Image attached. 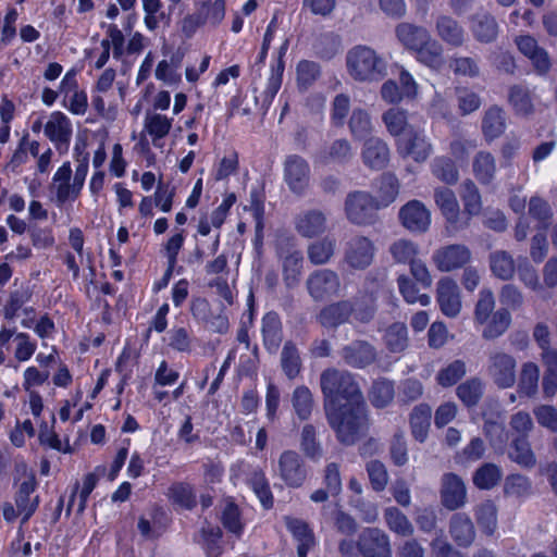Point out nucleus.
<instances>
[{"instance_id": "nucleus-36", "label": "nucleus", "mask_w": 557, "mask_h": 557, "mask_svg": "<svg viewBox=\"0 0 557 557\" xmlns=\"http://www.w3.org/2000/svg\"><path fill=\"white\" fill-rule=\"evenodd\" d=\"M281 368L288 380H295L302 369L299 350L293 341L284 343L281 351Z\"/></svg>"}, {"instance_id": "nucleus-45", "label": "nucleus", "mask_w": 557, "mask_h": 557, "mask_svg": "<svg viewBox=\"0 0 557 557\" xmlns=\"http://www.w3.org/2000/svg\"><path fill=\"white\" fill-rule=\"evenodd\" d=\"M482 337L485 339H495L502 336L511 324V314L507 308H499L485 323Z\"/></svg>"}, {"instance_id": "nucleus-56", "label": "nucleus", "mask_w": 557, "mask_h": 557, "mask_svg": "<svg viewBox=\"0 0 557 557\" xmlns=\"http://www.w3.org/2000/svg\"><path fill=\"white\" fill-rule=\"evenodd\" d=\"M74 156L77 166L74 173V187L72 189H74L75 194L79 195L84 187L89 166V152L86 151L85 143L75 145Z\"/></svg>"}, {"instance_id": "nucleus-30", "label": "nucleus", "mask_w": 557, "mask_h": 557, "mask_svg": "<svg viewBox=\"0 0 557 557\" xmlns=\"http://www.w3.org/2000/svg\"><path fill=\"white\" fill-rule=\"evenodd\" d=\"M449 532L458 546L468 547L475 537L474 525L466 513H455L449 523Z\"/></svg>"}, {"instance_id": "nucleus-53", "label": "nucleus", "mask_w": 557, "mask_h": 557, "mask_svg": "<svg viewBox=\"0 0 557 557\" xmlns=\"http://www.w3.org/2000/svg\"><path fill=\"white\" fill-rule=\"evenodd\" d=\"M376 359V350L367 341H356L350 346V366L364 368Z\"/></svg>"}, {"instance_id": "nucleus-46", "label": "nucleus", "mask_w": 557, "mask_h": 557, "mask_svg": "<svg viewBox=\"0 0 557 557\" xmlns=\"http://www.w3.org/2000/svg\"><path fill=\"white\" fill-rule=\"evenodd\" d=\"M199 17L203 21V25L209 24L211 26L219 25L225 16V1H201L196 4L195 10Z\"/></svg>"}, {"instance_id": "nucleus-10", "label": "nucleus", "mask_w": 557, "mask_h": 557, "mask_svg": "<svg viewBox=\"0 0 557 557\" xmlns=\"http://www.w3.org/2000/svg\"><path fill=\"white\" fill-rule=\"evenodd\" d=\"M397 152L401 158L424 162L432 153V145L423 132L409 128L397 139Z\"/></svg>"}, {"instance_id": "nucleus-21", "label": "nucleus", "mask_w": 557, "mask_h": 557, "mask_svg": "<svg viewBox=\"0 0 557 557\" xmlns=\"http://www.w3.org/2000/svg\"><path fill=\"white\" fill-rule=\"evenodd\" d=\"M262 343L269 354H276L283 342V325L280 315L270 311L261 320Z\"/></svg>"}, {"instance_id": "nucleus-42", "label": "nucleus", "mask_w": 557, "mask_h": 557, "mask_svg": "<svg viewBox=\"0 0 557 557\" xmlns=\"http://www.w3.org/2000/svg\"><path fill=\"white\" fill-rule=\"evenodd\" d=\"M456 394L466 407H474L483 397L484 382L476 376L470 377L458 385Z\"/></svg>"}, {"instance_id": "nucleus-44", "label": "nucleus", "mask_w": 557, "mask_h": 557, "mask_svg": "<svg viewBox=\"0 0 557 557\" xmlns=\"http://www.w3.org/2000/svg\"><path fill=\"white\" fill-rule=\"evenodd\" d=\"M384 520L387 528L398 536L409 537L414 532L413 524L397 507H387L384 510Z\"/></svg>"}, {"instance_id": "nucleus-60", "label": "nucleus", "mask_w": 557, "mask_h": 557, "mask_svg": "<svg viewBox=\"0 0 557 557\" xmlns=\"http://www.w3.org/2000/svg\"><path fill=\"white\" fill-rule=\"evenodd\" d=\"M388 454L396 467H404L409 460L408 445L404 431L394 433L389 441Z\"/></svg>"}, {"instance_id": "nucleus-63", "label": "nucleus", "mask_w": 557, "mask_h": 557, "mask_svg": "<svg viewBox=\"0 0 557 557\" xmlns=\"http://www.w3.org/2000/svg\"><path fill=\"white\" fill-rule=\"evenodd\" d=\"M495 297L490 288H483L479 293V299L474 307V320L479 324H485L494 313Z\"/></svg>"}, {"instance_id": "nucleus-32", "label": "nucleus", "mask_w": 557, "mask_h": 557, "mask_svg": "<svg viewBox=\"0 0 557 557\" xmlns=\"http://www.w3.org/2000/svg\"><path fill=\"white\" fill-rule=\"evenodd\" d=\"M173 119L160 113L147 112L144 129L151 136L154 147H161L160 140L166 137L172 128Z\"/></svg>"}, {"instance_id": "nucleus-28", "label": "nucleus", "mask_w": 557, "mask_h": 557, "mask_svg": "<svg viewBox=\"0 0 557 557\" xmlns=\"http://www.w3.org/2000/svg\"><path fill=\"white\" fill-rule=\"evenodd\" d=\"M72 168L69 161L64 162L53 175V185L55 187V198L59 206L66 201L75 200L79 195L75 194L74 182L71 184Z\"/></svg>"}, {"instance_id": "nucleus-37", "label": "nucleus", "mask_w": 557, "mask_h": 557, "mask_svg": "<svg viewBox=\"0 0 557 557\" xmlns=\"http://www.w3.org/2000/svg\"><path fill=\"white\" fill-rule=\"evenodd\" d=\"M490 268L494 276L503 281H509L516 272V263L512 256L506 250H495L488 257Z\"/></svg>"}, {"instance_id": "nucleus-38", "label": "nucleus", "mask_w": 557, "mask_h": 557, "mask_svg": "<svg viewBox=\"0 0 557 557\" xmlns=\"http://www.w3.org/2000/svg\"><path fill=\"white\" fill-rule=\"evenodd\" d=\"M508 102L518 115L527 116L534 112L531 91L524 85L518 84L509 87Z\"/></svg>"}, {"instance_id": "nucleus-7", "label": "nucleus", "mask_w": 557, "mask_h": 557, "mask_svg": "<svg viewBox=\"0 0 557 557\" xmlns=\"http://www.w3.org/2000/svg\"><path fill=\"white\" fill-rule=\"evenodd\" d=\"M277 474L290 488L302 486L307 479V468L302 457L293 449L284 450L277 460Z\"/></svg>"}, {"instance_id": "nucleus-41", "label": "nucleus", "mask_w": 557, "mask_h": 557, "mask_svg": "<svg viewBox=\"0 0 557 557\" xmlns=\"http://www.w3.org/2000/svg\"><path fill=\"white\" fill-rule=\"evenodd\" d=\"M503 470L499 466L485 462L480 466L473 473L472 482L479 490H492L500 482Z\"/></svg>"}, {"instance_id": "nucleus-25", "label": "nucleus", "mask_w": 557, "mask_h": 557, "mask_svg": "<svg viewBox=\"0 0 557 557\" xmlns=\"http://www.w3.org/2000/svg\"><path fill=\"white\" fill-rule=\"evenodd\" d=\"M375 255V246L368 237L356 236L350 240V268L369 267Z\"/></svg>"}, {"instance_id": "nucleus-27", "label": "nucleus", "mask_w": 557, "mask_h": 557, "mask_svg": "<svg viewBox=\"0 0 557 557\" xmlns=\"http://www.w3.org/2000/svg\"><path fill=\"white\" fill-rule=\"evenodd\" d=\"M432 408L428 404H419L413 407L409 414L410 431L413 438L423 443L431 426Z\"/></svg>"}, {"instance_id": "nucleus-59", "label": "nucleus", "mask_w": 557, "mask_h": 557, "mask_svg": "<svg viewBox=\"0 0 557 557\" xmlns=\"http://www.w3.org/2000/svg\"><path fill=\"white\" fill-rule=\"evenodd\" d=\"M540 379V369L533 362H525L522 366L520 381H519V393L525 396H533L537 392Z\"/></svg>"}, {"instance_id": "nucleus-31", "label": "nucleus", "mask_w": 557, "mask_h": 557, "mask_svg": "<svg viewBox=\"0 0 557 557\" xmlns=\"http://www.w3.org/2000/svg\"><path fill=\"white\" fill-rule=\"evenodd\" d=\"M317 321L325 329H336L348 321V302L337 301L321 309Z\"/></svg>"}, {"instance_id": "nucleus-48", "label": "nucleus", "mask_w": 557, "mask_h": 557, "mask_svg": "<svg viewBox=\"0 0 557 557\" xmlns=\"http://www.w3.org/2000/svg\"><path fill=\"white\" fill-rule=\"evenodd\" d=\"M292 405L301 421L308 420L314 407L310 389L305 385L297 386L292 394Z\"/></svg>"}, {"instance_id": "nucleus-43", "label": "nucleus", "mask_w": 557, "mask_h": 557, "mask_svg": "<svg viewBox=\"0 0 557 557\" xmlns=\"http://www.w3.org/2000/svg\"><path fill=\"white\" fill-rule=\"evenodd\" d=\"M443 51V46L430 36L414 52L419 62L431 69H438L444 62Z\"/></svg>"}, {"instance_id": "nucleus-20", "label": "nucleus", "mask_w": 557, "mask_h": 557, "mask_svg": "<svg viewBox=\"0 0 557 557\" xmlns=\"http://www.w3.org/2000/svg\"><path fill=\"white\" fill-rule=\"evenodd\" d=\"M361 158L367 168L374 171L383 170L389 162V148L381 138L370 137L363 143Z\"/></svg>"}, {"instance_id": "nucleus-51", "label": "nucleus", "mask_w": 557, "mask_h": 557, "mask_svg": "<svg viewBox=\"0 0 557 557\" xmlns=\"http://www.w3.org/2000/svg\"><path fill=\"white\" fill-rule=\"evenodd\" d=\"M302 260L299 250H293L283 258V278L287 287H294L299 282Z\"/></svg>"}, {"instance_id": "nucleus-40", "label": "nucleus", "mask_w": 557, "mask_h": 557, "mask_svg": "<svg viewBox=\"0 0 557 557\" xmlns=\"http://www.w3.org/2000/svg\"><path fill=\"white\" fill-rule=\"evenodd\" d=\"M368 397L374 408H386L394 400L395 384L386 379L374 381L368 391Z\"/></svg>"}, {"instance_id": "nucleus-64", "label": "nucleus", "mask_w": 557, "mask_h": 557, "mask_svg": "<svg viewBox=\"0 0 557 557\" xmlns=\"http://www.w3.org/2000/svg\"><path fill=\"white\" fill-rule=\"evenodd\" d=\"M203 547L208 557H220L223 553L221 545L222 530L216 525H208L201 529Z\"/></svg>"}, {"instance_id": "nucleus-34", "label": "nucleus", "mask_w": 557, "mask_h": 557, "mask_svg": "<svg viewBox=\"0 0 557 557\" xmlns=\"http://www.w3.org/2000/svg\"><path fill=\"white\" fill-rule=\"evenodd\" d=\"M496 160L488 151H479L472 161V171L482 185L491 184L496 175Z\"/></svg>"}, {"instance_id": "nucleus-12", "label": "nucleus", "mask_w": 557, "mask_h": 557, "mask_svg": "<svg viewBox=\"0 0 557 557\" xmlns=\"http://www.w3.org/2000/svg\"><path fill=\"white\" fill-rule=\"evenodd\" d=\"M436 301L441 312L447 318L459 315L462 307L461 294L456 281L444 276L436 284Z\"/></svg>"}, {"instance_id": "nucleus-13", "label": "nucleus", "mask_w": 557, "mask_h": 557, "mask_svg": "<svg viewBox=\"0 0 557 557\" xmlns=\"http://www.w3.org/2000/svg\"><path fill=\"white\" fill-rule=\"evenodd\" d=\"M401 225L411 233H425L431 225L430 210L420 200H410L399 209Z\"/></svg>"}, {"instance_id": "nucleus-22", "label": "nucleus", "mask_w": 557, "mask_h": 557, "mask_svg": "<svg viewBox=\"0 0 557 557\" xmlns=\"http://www.w3.org/2000/svg\"><path fill=\"white\" fill-rule=\"evenodd\" d=\"M470 30L476 41L490 44L496 40L499 27L491 13L478 12L470 17Z\"/></svg>"}, {"instance_id": "nucleus-39", "label": "nucleus", "mask_w": 557, "mask_h": 557, "mask_svg": "<svg viewBox=\"0 0 557 557\" xmlns=\"http://www.w3.org/2000/svg\"><path fill=\"white\" fill-rule=\"evenodd\" d=\"M506 128L504 110L498 106L488 108L482 120V131L487 140L499 137Z\"/></svg>"}, {"instance_id": "nucleus-1", "label": "nucleus", "mask_w": 557, "mask_h": 557, "mask_svg": "<svg viewBox=\"0 0 557 557\" xmlns=\"http://www.w3.org/2000/svg\"><path fill=\"white\" fill-rule=\"evenodd\" d=\"M320 386L327 423L345 444L348 442V375L326 369L321 374Z\"/></svg>"}, {"instance_id": "nucleus-49", "label": "nucleus", "mask_w": 557, "mask_h": 557, "mask_svg": "<svg viewBox=\"0 0 557 557\" xmlns=\"http://www.w3.org/2000/svg\"><path fill=\"white\" fill-rule=\"evenodd\" d=\"M32 296L33 292L28 285L22 284L14 288L10 293L9 299L3 308L4 318L7 320H13L18 310H21L23 306L30 300Z\"/></svg>"}, {"instance_id": "nucleus-29", "label": "nucleus", "mask_w": 557, "mask_h": 557, "mask_svg": "<svg viewBox=\"0 0 557 557\" xmlns=\"http://www.w3.org/2000/svg\"><path fill=\"white\" fill-rule=\"evenodd\" d=\"M400 189L397 176L392 172H384L376 180V198L375 202L381 209L393 203Z\"/></svg>"}, {"instance_id": "nucleus-5", "label": "nucleus", "mask_w": 557, "mask_h": 557, "mask_svg": "<svg viewBox=\"0 0 557 557\" xmlns=\"http://www.w3.org/2000/svg\"><path fill=\"white\" fill-rule=\"evenodd\" d=\"M434 201L440 208L446 221V230L458 233L467 228V216L461 214L455 193L447 187H438L434 190Z\"/></svg>"}, {"instance_id": "nucleus-16", "label": "nucleus", "mask_w": 557, "mask_h": 557, "mask_svg": "<svg viewBox=\"0 0 557 557\" xmlns=\"http://www.w3.org/2000/svg\"><path fill=\"white\" fill-rule=\"evenodd\" d=\"M45 135L60 152H66L72 137V124L69 117L60 112H52L45 125Z\"/></svg>"}, {"instance_id": "nucleus-19", "label": "nucleus", "mask_w": 557, "mask_h": 557, "mask_svg": "<svg viewBox=\"0 0 557 557\" xmlns=\"http://www.w3.org/2000/svg\"><path fill=\"white\" fill-rule=\"evenodd\" d=\"M381 208L374 197L367 191L350 194V222L364 225L375 221V212Z\"/></svg>"}, {"instance_id": "nucleus-14", "label": "nucleus", "mask_w": 557, "mask_h": 557, "mask_svg": "<svg viewBox=\"0 0 557 557\" xmlns=\"http://www.w3.org/2000/svg\"><path fill=\"white\" fill-rule=\"evenodd\" d=\"M440 493L442 505L448 510H457L467 503L466 484L456 473L443 474Z\"/></svg>"}, {"instance_id": "nucleus-58", "label": "nucleus", "mask_w": 557, "mask_h": 557, "mask_svg": "<svg viewBox=\"0 0 557 557\" xmlns=\"http://www.w3.org/2000/svg\"><path fill=\"white\" fill-rule=\"evenodd\" d=\"M478 524L482 531L492 535L497 527V508L492 500H486L475 509Z\"/></svg>"}, {"instance_id": "nucleus-6", "label": "nucleus", "mask_w": 557, "mask_h": 557, "mask_svg": "<svg viewBox=\"0 0 557 557\" xmlns=\"http://www.w3.org/2000/svg\"><path fill=\"white\" fill-rule=\"evenodd\" d=\"M370 428L369 410L357 383L350 381V444L364 437Z\"/></svg>"}, {"instance_id": "nucleus-15", "label": "nucleus", "mask_w": 557, "mask_h": 557, "mask_svg": "<svg viewBox=\"0 0 557 557\" xmlns=\"http://www.w3.org/2000/svg\"><path fill=\"white\" fill-rule=\"evenodd\" d=\"M358 549L364 557H392L389 537L377 528H368L360 534Z\"/></svg>"}, {"instance_id": "nucleus-8", "label": "nucleus", "mask_w": 557, "mask_h": 557, "mask_svg": "<svg viewBox=\"0 0 557 557\" xmlns=\"http://www.w3.org/2000/svg\"><path fill=\"white\" fill-rule=\"evenodd\" d=\"M472 259V252L463 244H449L436 249L432 261L441 272H453L462 269Z\"/></svg>"}, {"instance_id": "nucleus-33", "label": "nucleus", "mask_w": 557, "mask_h": 557, "mask_svg": "<svg viewBox=\"0 0 557 557\" xmlns=\"http://www.w3.org/2000/svg\"><path fill=\"white\" fill-rule=\"evenodd\" d=\"M395 32L398 40L412 51L421 47L431 36L426 28L410 23L399 24Z\"/></svg>"}, {"instance_id": "nucleus-57", "label": "nucleus", "mask_w": 557, "mask_h": 557, "mask_svg": "<svg viewBox=\"0 0 557 557\" xmlns=\"http://www.w3.org/2000/svg\"><path fill=\"white\" fill-rule=\"evenodd\" d=\"M300 449L306 457L317 460L322 456V446L317 440V430L314 425L305 424L300 433Z\"/></svg>"}, {"instance_id": "nucleus-54", "label": "nucleus", "mask_w": 557, "mask_h": 557, "mask_svg": "<svg viewBox=\"0 0 557 557\" xmlns=\"http://www.w3.org/2000/svg\"><path fill=\"white\" fill-rule=\"evenodd\" d=\"M170 500L185 509H193L197 502L194 488L189 483L175 482L169 487Z\"/></svg>"}, {"instance_id": "nucleus-2", "label": "nucleus", "mask_w": 557, "mask_h": 557, "mask_svg": "<svg viewBox=\"0 0 557 557\" xmlns=\"http://www.w3.org/2000/svg\"><path fill=\"white\" fill-rule=\"evenodd\" d=\"M486 374L502 389L510 388L517 381L516 358L500 349H492L487 354Z\"/></svg>"}, {"instance_id": "nucleus-55", "label": "nucleus", "mask_w": 557, "mask_h": 557, "mask_svg": "<svg viewBox=\"0 0 557 557\" xmlns=\"http://www.w3.org/2000/svg\"><path fill=\"white\" fill-rule=\"evenodd\" d=\"M384 341L391 352H401L408 346L407 326L401 322L393 323L387 327Z\"/></svg>"}, {"instance_id": "nucleus-18", "label": "nucleus", "mask_w": 557, "mask_h": 557, "mask_svg": "<svg viewBox=\"0 0 557 557\" xmlns=\"http://www.w3.org/2000/svg\"><path fill=\"white\" fill-rule=\"evenodd\" d=\"M437 37L453 48L462 47L467 41L463 26L448 14H437L434 21Z\"/></svg>"}, {"instance_id": "nucleus-3", "label": "nucleus", "mask_w": 557, "mask_h": 557, "mask_svg": "<svg viewBox=\"0 0 557 557\" xmlns=\"http://www.w3.org/2000/svg\"><path fill=\"white\" fill-rule=\"evenodd\" d=\"M385 65L375 51L358 46L350 53V75L359 81H373L383 75Z\"/></svg>"}, {"instance_id": "nucleus-35", "label": "nucleus", "mask_w": 557, "mask_h": 557, "mask_svg": "<svg viewBox=\"0 0 557 557\" xmlns=\"http://www.w3.org/2000/svg\"><path fill=\"white\" fill-rule=\"evenodd\" d=\"M508 457L525 469H532L536 465L535 454L525 436H517L511 441Z\"/></svg>"}, {"instance_id": "nucleus-9", "label": "nucleus", "mask_w": 557, "mask_h": 557, "mask_svg": "<svg viewBox=\"0 0 557 557\" xmlns=\"http://www.w3.org/2000/svg\"><path fill=\"white\" fill-rule=\"evenodd\" d=\"M309 295L315 301H324L337 296L341 289L338 275L329 269L317 270L306 282Z\"/></svg>"}, {"instance_id": "nucleus-24", "label": "nucleus", "mask_w": 557, "mask_h": 557, "mask_svg": "<svg viewBox=\"0 0 557 557\" xmlns=\"http://www.w3.org/2000/svg\"><path fill=\"white\" fill-rule=\"evenodd\" d=\"M460 198L463 205V211H461L462 215H466L467 219V228L470 225L471 219L481 213L483 203L480 190L475 183L467 178L460 185Z\"/></svg>"}, {"instance_id": "nucleus-4", "label": "nucleus", "mask_w": 557, "mask_h": 557, "mask_svg": "<svg viewBox=\"0 0 557 557\" xmlns=\"http://www.w3.org/2000/svg\"><path fill=\"white\" fill-rule=\"evenodd\" d=\"M382 281L383 276H368L366 283L367 288L359 290L354 297V300L350 302V315L356 322L367 324L374 318L377 309L375 295Z\"/></svg>"}, {"instance_id": "nucleus-47", "label": "nucleus", "mask_w": 557, "mask_h": 557, "mask_svg": "<svg viewBox=\"0 0 557 557\" xmlns=\"http://www.w3.org/2000/svg\"><path fill=\"white\" fill-rule=\"evenodd\" d=\"M431 172L447 185H455L459 180L458 169L454 160L448 157H436L431 163Z\"/></svg>"}, {"instance_id": "nucleus-17", "label": "nucleus", "mask_w": 557, "mask_h": 557, "mask_svg": "<svg viewBox=\"0 0 557 557\" xmlns=\"http://www.w3.org/2000/svg\"><path fill=\"white\" fill-rule=\"evenodd\" d=\"M36 488L35 474L33 472L26 473L24 481L18 484L14 498L17 511L22 516V523H26L39 506V496L32 497Z\"/></svg>"}, {"instance_id": "nucleus-61", "label": "nucleus", "mask_w": 557, "mask_h": 557, "mask_svg": "<svg viewBox=\"0 0 557 557\" xmlns=\"http://www.w3.org/2000/svg\"><path fill=\"white\" fill-rule=\"evenodd\" d=\"M483 432L490 442V445L496 450L503 453L507 443L508 434L503 423L485 420Z\"/></svg>"}, {"instance_id": "nucleus-62", "label": "nucleus", "mask_w": 557, "mask_h": 557, "mask_svg": "<svg viewBox=\"0 0 557 557\" xmlns=\"http://www.w3.org/2000/svg\"><path fill=\"white\" fill-rule=\"evenodd\" d=\"M466 373V362L457 359L438 371L436 381L443 387H450L455 385L461 377H463Z\"/></svg>"}, {"instance_id": "nucleus-11", "label": "nucleus", "mask_w": 557, "mask_h": 557, "mask_svg": "<svg viewBox=\"0 0 557 557\" xmlns=\"http://www.w3.org/2000/svg\"><path fill=\"white\" fill-rule=\"evenodd\" d=\"M284 181L292 193L304 195L310 182L309 163L298 154L287 156L284 161Z\"/></svg>"}, {"instance_id": "nucleus-52", "label": "nucleus", "mask_w": 557, "mask_h": 557, "mask_svg": "<svg viewBox=\"0 0 557 557\" xmlns=\"http://www.w3.org/2000/svg\"><path fill=\"white\" fill-rule=\"evenodd\" d=\"M249 485L265 509L273 507L274 498L270 484L262 470H255L249 478Z\"/></svg>"}, {"instance_id": "nucleus-26", "label": "nucleus", "mask_w": 557, "mask_h": 557, "mask_svg": "<svg viewBox=\"0 0 557 557\" xmlns=\"http://www.w3.org/2000/svg\"><path fill=\"white\" fill-rule=\"evenodd\" d=\"M285 523L288 531L293 534L298 542L297 555L298 557H307L308 552L314 546V535L308 523L304 520L285 518Z\"/></svg>"}, {"instance_id": "nucleus-50", "label": "nucleus", "mask_w": 557, "mask_h": 557, "mask_svg": "<svg viewBox=\"0 0 557 557\" xmlns=\"http://www.w3.org/2000/svg\"><path fill=\"white\" fill-rule=\"evenodd\" d=\"M145 12V25L149 30H154L160 23H169L170 13L163 9L161 0H141Z\"/></svg>"}, {"instance_id": "nucleus-23", "label": "nucleus", "mask_w": 557, "mask_h": 557, "mask_svg": "<svg viewBox=\"0 0 557 557\" xmlns=\"http://www.w3.org/2000/svg\"><path fill=\"white\" fill-rule=\"evenodd\" d=\"M295 227L301 236L312 238L325 232L326 218L320 210H307L296 218Z\"/></svg>"}]
</instances>
